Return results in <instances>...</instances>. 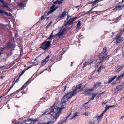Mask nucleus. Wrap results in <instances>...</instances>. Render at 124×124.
I'll list each match as a JSON object with an SVG mask.
<instances>
[{
  "label": "nucleus",
  "instance_id": "obj_1",
  "mask_svg": "<svg viewBox=\"0 0 124 124\" xmlns=\"http://www.w3.org/2000/svg\"><path fill=\"white\" fill-rule=\"evenodd\" d=\"M59 110L58 108H55L54 109L53 111L51 112L49 114L50 116V120L51 121L47 122L46 123H44L41 122L38 123L37 124H51L53 122L56 121L59 116Z\"/></svg>",
  "mask_w": 124,
  "mask_h": 124
},
{
  "label": "nucleus",
  "instance_id": "obj_2",
  "mask_svg": "<svg viewBox=\"0 0 124 124\" xmlns=\"http://www.w3.org/2000/svg\"><path fill=\"white\" fill-rule=\"evenodd\" d=\"M76 94V93H74V92L72 91L68 93L63 96L60 104L62 108H65L64 105L65 104L66 102L68 101L69 99Z\"/></svg>",
  "mask_w": 124,
  "mask_h": 124
},
{
  "label": "nucleus",
  "instance_id": "obj_3",
  "mask_svg": "<svg viewBox=\"0 0 124 124\" xmlns=\"http://www.w3.org/2000/svg\"><path fill=\"white\" fill-rule=\"evenodd\" d=\"M51 42L49 39H47L41 44L39 48L43 50H48L51 45Z\"/></svg>",
  "mask_w": 124,
  "mask_h": 124
},
{
  "label": "nucleus",
  "instance_id": "obj_4",
  "mask_svg": "<svg viewBox=\"0 0 124 124\" xmlns=\"http://www.w3.org/2000/svg\"><path fill=\"white\" fill-rule=\"evenodd\" d=\"M33 79L31 78H30L29 80L27 81L22 86L21 88L18 90H17L16 91L14 92L13 93L10 94L8 96H14L17 93H18L19 91H21L23 89H24L26 87L29 83H30Z\"/></svg>",
  "mask_w": 124,
  "mask_h": 124
},
{
  "label": "nucleus",
  "instance_id": "obj_5",
  "mask_svg": "<svg viewBox=\"0 0 124 124\" xmlns=\"http://www.w3.org/2000/svg\"><path fill=\"white\" fill-rule=\"evenodd\" d=\"M107 57V52L106 48L105 47L103 48V51L99 54V60H102L103 61L104 60L106 59Z\"/></svg>",
  "mask_w": 124,
  "mask_h": 124
},
{
  "label": "nucleus",
  "instance_id": "obj_6",
  "mask_svg": "<svg viewBox=\"0 0 124 124\" xmlns=\"http://www.w3.org/2000/svg\"><path fill=\"white\" fill-rule=\"evenodd\" d=\"M50 108L51 109H52V110L51 111L50 109V108L46 109L45 111L42 114V116L45 115L46 114H48L49 116L50 117V116L49 114H50L51 113V112L53 111L54 109L57 108H58L59 110L60 111L59 112V115L60 114V112L62 110V108H59L57 106H54V104Z\"/></svg>",
  "mask_w": 124,
  "mask_h": 124
},
{
  "label": "nucleus",
  "instance_id": "obj_7",
  "mask_svg": "<svg viewBox=\"0 0 124 124\" xmlns=\"http://www.w3.org/2000/svg\"><path fill=\"white\" fill-rule=\"evenodd\" d=\"M15 46L14 42L11 40L5 44V47L3 48L2 49L3 50L6 49H9L10 48L11 49L12 48L13 49V48L15 47Z\"/></svg>",
  "mask_w": 124,
  "mask_h": 124
},
{
  "label": "nucleus",
  "instance_id": "obj_8",
  "mask_svg": "<svg viewBox=\"0 0 124 124\" xmlns=\"http://www.w3.org/2000/svg\"><path fill=\"white\" fill-rule=\"evenodd\" d=\"M78 17H75L72 18L70 19L65 24V26H66L67 25H72L74 23V21H75Z\"/></svg>",
  "mask_w": 124,
  "mask_h": 124
},
{
  "label": "nucleus",
  "instance_id": "obj_9",
  "mask_svg": "<svg viewBox=\"0 0 124 124\" xmlns=\"http://www.w3.org/2000/svg\"><path fill=\"white\" fill-rule=\"evenodd\" d=\"M38 121V119H34L28 118L25 120V123L27 124H31L33 122Z\"/></svg>",
  "mask_w": 124,
  "mask_h": 124
},
{
  "label": "nucleus",
  "instance_id": "obj_10",
  "mask_svg": "<svg viewBox=\"0 0 124 124\" xmlns=\"http://www.w3.org/2000/svg\"><path fill=\"white\" fill-rule=\"evenodd\" d=\"M82 86V85L81 84H80L79 85H77L75 87L73 88V91L74 93H76V94L78 92L80 91L79 89H80L81 87Z\"/></svg>",
  "mask_w": 124,
  "mask_h": 124
},
{
  "label": "nucleus",
  "instance_id": "obj_11",
  "mask_svg": "<svg viewBox=\"0 0 124 124\" xmlns=\"http://www.w3.org/2000/svg\"><path fill=\"white\" fill-rule=\"evenodd\" d=\"M50 56L48 55L46 57L45 59L43 60L41 62V64L42 65H44L46 64L49 61Z\"/></svg>",
  "mask_w": 124,
  "mask_h": 124
},
{
  "label": "nucleus",
  "instance_id": "obj_12",
  "mask_svg": "<svg viewBox=\"0 0 124 124\" xmlns=\"http://www.w3.org/2000/svg\"><path fill=\"white\" fill-rule=\"evenodd\" d=\"M67 13L65 11H64L62 12V13L60 14L58 16V19L61 18H63L65 17L66 15V13Z\"/></svg>",
  "mask_w": 124,
  "mask_h": 124
},
{
  "label": "nucleus",
  "instance_id": "obj_13",
  "mask_svg": "<svg viewBox=\"0 0 124 124\" xmlns=\"http://www.w3.org/2000/svg\"><path fill=\"white\" fill-rule=\"evenodd\" d=\"M66 28H64L63 29L61 30L60 31L57 33L58 35H59V36H62L64 34V32L66 31Z\"/></svg>",
  "mask_w": 124,
  "mask_h": 124
},
{
  "label": "nucleus",
  "instance_id": "obj_14",
  "mask_svg": "<svg viewBox=\"0 0 124 124\" xmlns=\"http://www.w3.org/2000/svg\"><path fill=\"white\" fill-rule=\"evenodd\" d=\"M121 35L119 34L118 36H116V42L117 44L122 39V37H121Z\"/></svg>",
  "mask_w": 124,
  "mask_h": 124
},
{
  "label": "nucleus",
  "instance_id": "obj_15",
  "mask_svg": "<svg viewBox=\"0 0 124 124\" xmlns=\"http://www.w3.org/2000/svg\"><path fill=\"white\" fill-rule=\"evenodd\" d=\"M93 90V89H87L85 91L84 93L89 95L91 94L92 91Z\"/></svg>",
  "mask_w": 124,
  "mask_h": 124
},
{
  "label": "nucleus",
  "instance_id": "obj_16",
  "mask_svg": "<svg viewBox=\"0 0 124 124\" xmlns=\"http://www.w3.org/2000/svg\"><path fill=\"white\" fill-rule=\"evenodd\" d=\"M117 77L116 76L110 78L109 79L108 81L107 82V83L110 84L111 83L115 78Z\"/></svg>",
  "mask_w": 124,
  "mask_h": 124
},
{
  "label": "nucleus",
  "instance_id": "obj_17",
  "mask_svg": "<svg viewBox=\"0 0 124 124\" xmlns=\"http://www.w3.org/2000/svg\"><path fill=\"white\" fill-rule=\"evenodd\" d=\"M102 84L101 82L95 83L94 85V87L96 88L98 87L101 86Z\"/></svg>",
  "mask_w": 124,
  "mask_h": 124
},
{
  "label": "nucleus",
  "instance_id": "obj_18",
  "mask_svg": "<svg viewBox=\"0 0 124 124\" xmlns=\"http://www.w3.org/2000/svg\"><path fill=\"white\" fill-rule=\"evenodd\" d=\"M124 82L123 83V84H122V85H119L117 86L116 88V90H117V91H120L122 89V86L123 85H124Z\"/></svg>",
  "mask_w": 124,
  "mask_h": 124
},
{
  "label": "nucleus",
  "instance_id": "obj_19",
  "mask_svg": "<svg viewBox=\"0 0 124 124\" xmlns=\"http://www.w3.org/2000/svg\"><path fill=\"white\" fill-rule=\"evenodd\" d=\"M12 48L9 51H8V52H6L7 57H8L12 55Z\"/></svg>",
  "mask_w": 124,
  "mask_h": 124
},
{
  "label": "nucleus",
  "instance_id": "obj_20",
  "mask_svg": "<svg viewBox=\"0 0 124 124\" xmlns=\"http://www.w3.org/2000/svg\"><path fill=\"white\" fill-rule=\"evenodd\" d=\"M99 0H96L94 1H92L90 2V4H91L93 5L92 8H93V6L95 5L96 4L98 3L99 1Z\"/></svg>",
  "mask_w": 124,
  "mask_h": 124
},
{
  "label": "nucleus",
  "instance_id": "obj_21",
  "mask_svg": "<svg viewBox=\"0 0 124 124\" xmlns=\"http://www.w3.org/2000/svg\"><path fill=\"white\" fill-rule=\"evenodd\" d=\"M63 0H57L56 1L54 2L53 3L54 4H58L60 5L62 3V2Z\"/></svg>",
  "mask_w": 124,
  "mask_h": 124
},
{
  "label": "nucleus",
  "instance_id": "obj_22",
  "mask_svg": "<svg viewBox=\"0 0 124 124\" xmlns=\"http://www.w3.org/2000/svg\"><path fill=\"white\" fill-rule=\"evenodd\" d=\"M122 16V15H120L118 17L116 18H114L113 19L114 21L116 22L117 23L121 19V17Z\"/></svg>",
  "mask_w": 124,
  "mask_h": 124
},
{
  "label": "nucleus",
  "instance_id": "obj_23",
  "mask_svg": "<svg viewBox=\"0 0 124 124\" xmlns=\"http://www.w3.org/2000/svg\"><path fill=\"white\" fill-rule=\"evenodd\" d=\"M93 62V61L89 63V62H85V63H84L83 64V67H86L87 65H91V64H92V63Z\"/></svg>",
  "mask_w": 124,
  "mask_h": 124
},
{
  "label": "nucleus",
  "instance_id": "obj_24",
  "mask_svg": "<svg viewBox=\"0 0 124 124\" xmlns=\"http://www.w3.org/2000/svg\"><path fill=\"white\" fill-rule=\"evenodd\" d=\"M117 9H119V10L121 9V5L117 6L113 9V10L115 11H116L117 10Z\"/></svg>",
  "mask_w": 124,
  "mask_h": 124
},
{
  "label": "nucleus",
  "instance_id": "obj_25",
  "mask_svg": "<svg viewBox=\"0 0 124 124\" xmlns=\"http://www.w3.org/2000/svg\"><path fill=\"white\" fill-rule=\"evenodd\" d=\"M0 13L1 14L4 13L5 15H6L7 16H8L9 14L7 12L3 10L0 9Z\"/></svg>",
  "mask_w": 124,
  "mask_h": 124
},
{
  "label": "nucleus",
  "instance_id": "obj_26",
  "mask_svg": "<svg viewBox=\"0 0 124 124\" xmlns=\"http://www.w3.org/2000/svg\"><path fill=\"white\" fill-rule=\"evenodd\" d=\"M105 68V67L102 65H101L99 68L97 70V72L99 73L100 72L101 70V69L102 68L104 69Z\"/></svg>",
  "mask_w": 124,
  "mask_h": 124
},
{
  "label": "nucleus",
  "instance_id": "obj_27",
  "mask_svg": "<svg viewBox=\"0 0 124 124\" xmlns=\"http://www.w3.org/2000/svg\"><path fill=\"white\" fill-rule=\"evenodd\" d=\"M124 76V73H122L121 74L120 76H119L117 78V80H119L121 79Z\"/></svg>",
  "mask_w": 124,
  "mask_h": 124
},
{
  "label": "nucleus",
  "instance_id": "obj_28",
  "mask_svg": "<svg viewBox=\"0 0 124 124\" xmlns=\"http://www.w3.org/2000/svg\"><path fill=\"white\" fill-rule=\"evenodd\" d=\"M19 78H18L16 80V82H15V83L13 85H12V86L11 87H10V88L8 91V92L6 93V94H7L8 93V92L12 88L14 84L15 83H17L18 82V81H19Z\"/></svg>",
  "mask_w": 124,
  "mask_h": 124
},
{
  "label": "nucleus",
  "instance_id": "obj_29",
  "mask_svg": "<svg viewBox=\"0 0 124 124\" xmlns=\"http://www.w3.org/2000/svg\"><path fill=\"white\" fill-rule=\"evenodd\" d=\"M123 67H124V65H122L121 66H118L117 67L118 68L117 69V71H120L122 70Z\"/></svg>",
  "mask_w": 124,
  "mask_h": 124
},
{
  "label": "nucleus",
  "instance_id": "obj_30",
  "mask_svg": "<svg viewBox=\"0 0 124 124\" xmlns=\"http://www.w3.org/2000/svg\"><path fill=\"white\" fill-rule=\"evenodd\" d=\"M103 115V114H102L100 115H99L97 117V120H98V121L100 120L102 118Z\"/></svg>",
  "mask_w": 124,
  "mask_h": 124
},
{
  "label": "nucleus",
  "instance_id": "obj_31",
  "mask_svg": "<svg viewBox=\"0 0 124 124\" xmlns=\"http://www.w3.org/2000/svg\"><path fill=\"white\" fill-rule=\"evenodd\" d=\"M81 21H79L77 24L76 29H79L80 26H81Z\"/></svg>",
  "mask_w": 124,
  "mask_h": 124
},
{
  "label": "nucleus",
  "instance_id": "obj_32",
  "mask_svg": "<svg viewBox=\"0 0 124 124\" xmlns=\"http://www.w3.org/2000/svg\"><path fill=\"white\" fill-rule=\"evenodd\" d=\"M57 36H59V35H58V34H57V33L55 35H53L52 36V38H51V39H49V40L50 41H51V42L52 40V39H54V38L56 37Z\"/></svg>",
  "mask_w": 124,
  "mask_h": 124
},
{
  "label": "nucleus",
  "instance_id": "obj_33",
  "mask_svg": "<svg viewBox=\"0 0 124 124\" xmlns=\"http://www.w3.org/2000/svg\"><path fill=\"white\" fill-rule=\"evenodd\" d=\"M3 5V8H6L8 5L7 3L5 2L4 1H3L2 3H1Z\"/></svg>",
  "mask_w": 124,
  "mask_h": 124
},
{
  "label": "nucleus",
  "instance_id": "obj_34",
  "mask_svg": "<svg viewBox=\"0 0 124 124\" xmlns=\"http://www.w3.org/2000/svg\"><path fill=\"white\" fill-rule=\"evenodd\" d=\"M78 113H76L73 116H72L70 119V120L73 119L75 118H76L78 116V115H77V114H78Z\"/></svg>",
  "mask_w": 124,
  "mask_h": 124
},
{
  "label": "nucleus",
  "instance_id": "obj_35",
  "mask_svg": "<svg viewBox=\"0 0 124 124\" xmlns=\"http://www.w3.org/2000/svg\"><path fill=\"white\" fill-rule=\"evenodd\" d=\"M18 5L20 7L22 8H23L24 7V4L23 3L21 2L18 4Z\"/></svg>",
  "mask_w": 124,
  "mask_h": 124
},
{
  "label": "nucleus",
  "instance_id": "obj_36",
  "mask_svg": "<svg viewBox=\"0 0 124 124\" xmlns=\"http://www.w3.org/2000/svg\"><path fill=\"white\" fill-rule=\"evenodd\" d=\"M97 95V93H94L92 95V97L91 98V100H92L94 99V98Z\"/></svg>",
  "mask_w": 124,
  "mask_h": 124
},
{
  "label": "nucleus",
  "instance_id": "obj_37",
  "mask_svg": "<svg viewBox=\"0 0 124 124\" xmlns=\"http://www.w3.org/2000/svg\"><path fill=\"white\" fill-rule=\"evenodd\" d=\"M51 10L48 11L47 13H46V15H48L49 14L53 12L54 11V10L53 9H50Z\"/></svg>",
  "mask_w": 124,
  "mask_h": 124
},
{
  "label": "nucleus",
  "instance_id": "obj_38",
  "mask_svg": "<svg viewBox=\"0 0 124 124\" xmlns=\"http://www.w3.org/2000/svg\"><path fill=\"white\" fill-rule=\"evenodd\" d=\"M98 6V4H97L96 6H95V7H94L93 8H92L90 10H89V11L86 12V13H85V14H89V13H90L91 11V10L93 9L94 8H95L97 7Z\"/></svg>",
  "mask_w": 124,
  "mask_h": 124
},
{
  "label": "nucleus",
  "instance_id": "obj_39",
  "mask_svg": "<svg viewBox=\"0 0 124 124\" xmlns=\"http://www.w3.org/2000/svg\"><path fill=\"white\" fill-rule=\"evenodd\" d=\"M124 32V29H123L122 30L121 29L120 31V32L119 33V34L120 35H122L123 32Z\"/></svg>",
  "mask_w": 124,
  "mask_h": 124
},
{
  "label": "nucleus",
  "instance_id": "obj_40",
  "mask_svg": "<svg viewBox=\"0 0 124 124\" xmlns=\"http://www.w3.org/2000/svg\"><path fill=\"white\" fill-rule=\"evenodd\" d=\"M53 31L50 35L49 36V37L47 39H51L52 37V36H53Z\"/></svg>",
  "mask_w": 124,
  "mask_h": 124
},
{
  "label": "nucleus",
  "instance_id": "obj_41",
  "mask_svg": "<svg viewBox=\"0 0 124 124\" xmlns=\"http://www.w3.org/2000/svg\"><path fill=\"white\" fill-rule=\"evenodd\" d=\"M100 61L99 62H98L96 64L97 66H98L101 63H102L103 61H102V60H100Z\"/></svg>",
  "mask_w": 124,
  "mask_h": 124
},
{
  "label": "nucleus",
  "instance_id": "obj_42",
  "mask_svg": "<svg viewBox=\"0 0 124 124\" xmlns=\"http://www.w3.org/2000/svg\"><path fill=\"white\" fill-rule=\"evenodd\" d=\"M47 16V15H46V13H45L44 14V15L43 16H42L41 17V20H43L44 19V16Z\"/></svg>",
  "mask_w": 124,
  "mask_h": 124
},
{
  "label": "nucleus",
  "instance_id": "obj_43",
  "mask_svg": "<svg viewBox=\"0 0 124 124\" xmlns=\"http://www.w3.org/2000/svg\"><path fill=\"white\" fill-rule=\"evenodd\" d=\"M54 4H52V6L50 8V9H53L55 6V5Z\"/></svg>",
  "mask_w": 124,
  "mask_h": 124
},
{
  "label": "nucleus",
  "instance_id": "obj_44",
  "mask_svg": "<svg viewBox=\"0 0 124 124\" xmlns=\"http://www.w3.org/2000/svg\"><path fill=\"white\" fill-rule=\"evenodd\" d=\"M27 70V69H24L22 72L20 74L21 75H23L24 72Z\"/></svg>",
  "mask_w": 124,
  "mask_h": 124
},
{
  "label": "nucleus",
  "instance_id": "obj_45",
  "mask_svg": "<svg viewBox=\"0 0 124 124\" xmlns=\"http://www.w3.org/2000/svg\"><path fill=\"white\" fill-rule=\"evenodd\" d=\"M69 113H70L69 114H68L67 116V119L68 118L69 116L71 115V112H70Z\"/></svg>",
  "mask_w": 124,
  "mask_h": 124
},
{
  "label": "nucleus",
  "instance_id": "obj_46",
  "mask_svg": "<svg viewBox=\"0 0 124 124\" xmlns=\"http://www.w3.org/2000/svg\"><path fill=\"white\" fill-rule=\"evenodd\" d=\"M84 115H85V116H88L89 115V114H88V113L87 112H85V113L84 114Z\"/></svg>",
  "mask_w": 124,
  "mask_h": 124
},
{
  "label": "nucleus",
  "instance_id": "obj_47",
  "mask_svg": "<svg viewBox=\"0 0 124 124\" xmlns=\"http://www.w3.org/2000/svg\"><path fill=\"white\" fill-rule=\"evenodd\" d=\"M67 119H66L64 121H62L61 123H62L61 124H63L64 123H65Z\"/></svg>",
  "mask_w": 124,
  "mask_h": 124
},
{
  "label": "nucleus",
  "instance_id": "obj_48",
  "mask_svg": "<svg viewBox=\"0 0 124 124\" xmlns=\"http://www.w3.org/2000/svg\"><path fill=\"white\" fill-rule=\"evenodd\" d=\"M110 108V106H106L105 108V109H106V110H107L108 109Z\"/></svg>",
  "mask_w": 124,
  "mask_h": 124
},
{
  "label": "nucleus",
  "instance_id": "obj_49",
  "mask_svg": "<svg viewBox=\"0 0 124 124\" xmlns=\"http://www.w3.org/2000/svg\"><path fill=\"white\" fill-rule=\"evenodd\" d=\"M21 93L23 94L26 93V92H25L24 90H23L21 91Z\"/></svg>",
  "mask_w": 124,
  "mask_h": 124
},
{
  "label": "nucleus",
  "instance_id": "obj_50",
  "mask_svg": "<svg viewBox=\"0 0 124 124\" xmlns=\"http://www.w3.org/2000/svg\"><path fill=\"white\" fill-rule=\"evenodd\" d=\"M63 88H64V90H63V92H64L66 90V88H67V87L66 86H64V87H63Z\"/></svg>",
  "mask_w": 124,
  "mask_h": 124
},
{
  "label": "nucleus",
  "instance_id": "obj_51",
  "mask_svg": "<svg viewBox=\"0 0 124 124\" xmlns=\"http://www.w3.org/2000/svg\"><path fill=\"white\" fill-rule=\"evenodd\" d=\"M58 8V7L57 6H56V7H54V8H53V9L54 10V11L55 10H56V9H57V8Z\"/></svg>",
  "mask_w": 124,
  "mask_h": 124
},
{
  "label": "nucleus",
  "instance_id": "obj_52",
  "mask_svg": "<svg viewBox=\"0 0 124 124\" xmlns=\"http://www.w3.org/2000/svg\"><path fill=\"white\" fill-rule=\"evenodd\" d=\"M89 123L90 124H94V123H93L92 122H91L90 121H89Z\"/></svg>",
  "mask_w": 124,
  "mask_h": 124
},
{
  "label": "nucleus",
  "instance_id": "obj_53",
  "mask_svg": "<svg viewBox=\"0 0 124 124\" xmlns=\"http://www.w3.org/2000/svg\"><path fill=\"white\" fill-rule=\"evenodd\" d=\"M32 66V65H30L28 67V68L26 69L27 70L28 69L31 67Z\"/></svg>",
  "mask_w": 124,
  "mask_h": 124
},
{
  "label": "nucleus",
  "instance_id": "obj_54",
  "mask_svg": "<svg viewBox=\"0 0 124 124\" xmlns=\"http://www.w3.org/2000/svg\"><path fill=\"white\" fill-rule=\"evenodd\" d=\"M7 8L8 10H9L10 9V7L8 6V5L7 6L6 8Z\"/></svg>",
  "mask_w": 124,
  "mask_h": 124
},
{
  "label": "nucleus",
  "instance_id": "obj_55",
  "mask_svg": "<svg viewBox=\"0 0 124 124\" xmlns=\"http://www.w3.org/2000/svg\"><path fill=\"white\" fill-rule=\"evenodd\" d=\"M5 94H3L2 96H0V99H1L2 97L4 96L5 95Z\"/></svg>",
  "mask_w": 124,
  "mask_h": 124
},
{
  "label": "nucleus",
  "instance_id": "obj_56",
  "mask_svg": "<svg viewBox=\"0 0 124 124\" xmlns=\"http://www.w3.org/2000/svg\"><path fill=\"white\" fill-rule=\"evenodd\" d=\"M107 110H106V109H105V110L103 111V113H102V114H103H103L106 112Z\"/></svg>",
  "mask_w": 124,
  "mask_h": 124
},
{
  "label": "nucleus",
  "instance_id": "obj_57",
  "mask_svg": "<svg viewBox=\"0 0 124 124\" xmlns=\"http://www.w3.org/2000/svg\"><path fill=\"white\" fill-rule=\"evenodd\" d=\"M124 2V0H122V1L120 2H119L118 4H120V3H123Z\"/></svg>",
  "mask_w": 124,
  "mask_h": 124
},
{
  "label": "nucleus",
  "instance_id": "obj_58",
  "mask_svg": "<svg viewBox=\"0 0 124 124\" xmlns=\"http://www.w3.org/2000/svg\"><path fill=\"white\" fill-rule=\"evenodd\" d=\"M18 36V34L17 33H16L15 35V37L16 38Z\"/></svg>",
  "mask_w": 124,
  "mask_h": 124
},
{
  "label": "nucleus",
  "instance_id": "obj_59",
  "mask_svg": "<svg viewBox=\"0 0 124 124\" xmlns=\"http://www.w3.org/2000/svg\"><path fill=\"white\" fill-rule=\"evenodd\" d=\"M115 105H112V106H110V108H111V107H115Z\"/></svg>",
  "mask_w": 124,
  "mask_h": 124
},
{
  "label": "nucleus",
  "instance_id": "obj_60",
  "mask_svg": "<svg viewBox=\"0 0 124 124\" xmlns=\"http://www.w3.org/2000/svg\"><path fill=\"white\" fill-rule=\"evenodd\" d=\"M67 17L69 18L70 17H71V16H70L69 15H68L67 16Z\"/></svg>",
  "mask_w": 124,
  "mask_h": 124
},
{
  "label": "nucleus",
  "instance_id": "obj_61",
  "mask_svg": "<svg viewBox=\"0 0 124 124\" xmlns=\"http://www.w3.org/2000/svg\"><path fill=\"white\" fill-rule=\"evenodd\" d=\"M106 103H107V102H103L102 104H106Z\"/></svg>",
  "mask_w": 124,
  "mask_h": 124
},
{
  "label": "nucleus",
  "instance_id": "obj_62",
  "mask_svg": "<svg viewBox=\"0 0 124 124\" xmlns=\"http://www.w3.org/2000/svg\"><path fill=\"white\" fill-rule=\"evenodd\" d=\"M123 118H124V116H122L120 117V119H122Z\"/></svg>",
  "mask_w": 124,
  "mask_h": 124
},
{
  "label": "nucleus",
  "instance_id": "obj_63",
  "mask_svg": "<svg viewBox=\"0 0 124 124\" xmlns=\"http://www.w3.org/2000/svg\"><path fill=\"white\" fill-rule=\"evenodd\" d=\"M85 14H85V13H84V14H82L81 15V16H84V15H85Z\"/></svg>",
  "mask_w": 124,
  "mask_h": 124
},
{
  "label": "nucleus",
  "instance_id": "obj_64",
  "mask_svg": "<svg viewBox=\"0 0 124 124\" xmlns=\"http://www.w3.org/2000/svg\"><path fill=\"white\" fill-rule=\"evenodd\" d=\"M73 62H72L71 63V66H72V64H73Z\"/></svg>",
  "mask_w": 124,
  "mask_h": 124
}]
</instances>
